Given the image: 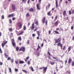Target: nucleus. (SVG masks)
Instances as JSON below:
<instances>
[{
    "label": "nucleus",
    "instance_id": "nucleus-30",
    "mask_svg": "<svg viewBox=\"0 0 74 74\" xmlns=\"http://www.w3.org/2000/svg\"><path fill=\"white\" fill-rule=\"evenodd\" d=\"M35 24H36V25H38V23L37 21H36L35 22Z\"/></svg>",
    "mask_w": 74,
    "mask_h": 74
},
{
    "label": "nucleus",
    "instance_id": "nucleus-21",
    "mask_svg": "<svg viewBox=\"0 0 74 74\" xmlns=\"http://www.w3.org/2000/svg\"><path fill=\"white\" fill-rule=\"evenodd\" d=\"M51 11H49L48 12H47V15L49 16H50V15H51Z\"/></svg>",
    "mask_w": 74,
    "mask_h": 74
},
{
    "label": "nucleus",
    "instance_id": "nucleus-23",
    "mask_svg": "<svg viewBox=\"0 0 74 74\" xmlns=\"http://www.w3.org/2000/svg\"><path fill=\"white\" fill-rule=\"evenodd\" d=\"M21 37L20 36L19 37H18V40H20V41H21Z\"/></svg>",
    "mask_w": 74,
    "mask_h": 74
},
{
    "label": "nucleus",
    "instance_id": "nucleus-54",
    "mask_svg": "<svg viewBox=\"0 0 74 74\" xmlns=\"http://www.w3.org/2000/svg\"><path fill=\"white\" fill-rule=\"evenodd\" d=\"M37 56H40V53H37Z\"/></svg>",
    "mask_w": 74,
    "mask_h": 74
},
{
    "label": "nucleus",
    "instance_id": "nucleus-27",
    "mask_svg": "<svg viewBox=\"0 0 74 74\" xmlns=\"http://www.w3.org/2000/svg\"><path fill=\"white\" fill-rule=\"evenodd\" d=\"M54 32H55V33H56V34H59V32L58 31H54Z\"/></svg>",
    "mask_w": 74,
    "mask_h": 74
},
{
    "label": "nucleus",
    "instance_id": "nucleus-35",
    "mask_svg": "<svg viewBox=\"0 0 74 74\" xmlns=\"http://www.w3.org/2000/svg\"><path fill=\"white\" fill-rule=\"evenodd\" d=\"M55 21H56V19H58V16H56L55 18Z\"/></svg>",
    "mask_w": 74,
    "mask_h": 74
},
{
    "label": "nucleus",
    "instance_id": "nucleus-25",
    "mask_svg": "<svg viewBox=\"0 0 74 74\" xmlns=\"http://www.w3.org/2000/svg\"><path fill=\"white\" fill-rule=\"evenodd\" d=\"M26 29V27L25 26H24L23 27V30H25Z\"/></svg>",
    "mask_w": 74,
    "mask_h": 74
},
{
    "label": "nucleus",
    "instance_id": "nucleus-4",
    "mask_svg": "<svg viewBox=\"0 0 74 74\" xmlns=\"http://www.w3.org/2000/svg\"><path fill=\"white\" fill-rule=\"evenodd\" d=\"M17 26L19 27L20 29H21L22 27V24H21V22H19L18 23Z\"/></svg>",
    "mask_w": 74,
    "mask_h": 74
},
{
    "label": "nucleus",
    "instance_id": "nucleus-17",
    "mask_svg": "<svg viewBox=\"0 0 74 74\" xmlns=\"http://www.w3.org/2000/svg\"><path fill=\"white\" fill-rule=\"evenodd\" d=\"M50 64L51 65H53V64H55V62H52V61H51Z\"/></svg>",
    "mask_w": 74,
    "mask_h": 74
},
{
    "label": "nucleus",
    "instance_id": "nucleus-13",
    "mask_svg": "<svg viewBox=\"0 0 74 74\" xmlns=\"http://www.w3.org/2000/svg\"><path fill=\"white\" fill-rule=\"evenodd\" d=\"M56 7H59V5H58V1L57 0H56Z\"/></svg>",
    "mask_w": 74,
    "mask_h": 74
},
{
    "label": "nucleus",
    "instance_id": "nucleus-29",
    "mask_svg": "<svg viewBox=\"0 0 74 74\" xmlns=\"http://www.w3.org/2000/svg\"><path fill=\"white\" fill-rule=\"evenodd\" d=\"M5 55L6 58H7L8 57V55H7L5 53Z\"/></svg>",
    "mask_w": 74,
    "mask_h": 74
},
{
    "label": "nucleus",
    "instance_id": "nucleus-5",
    "mask_svg": "<svg viewBox=\"0 0 74 74\" xmlns=\"http://www.w3.org/2000/svg\"><path fill=\"white\" fill-rule=\"evenodd\" d=\"M54 40L56 41V43H58V42H60V39L59 38H58V40L56 39H55Z\"/></svg>",
    "mask_w": 74,
    "mask_h": 74
},
{
    "label": "nucleus",
    "instance_id": "nucleus-26",
    "mask_svg": "<svg viewBox=\"0 0 74 74\" xmlns=\"http://www.w3.org/2000/svg\"><path fill=\"white\" fill-rule=\"evenodd\" d=\"M65 21H66L67 20H69V17H66V18H65Z\"/></svg>",
    "mask_w": 74,
    "mask_h": 74
},
{
    "label": "nucleus",
    "instance_id": "nucleus-18",
    "mask_svg": "<svg viewBox=\"0 0 74 74\" xmlns=\"http://www.w3.org/2000/svg\"><path fill=\"white\" fill-rule=\"evenodd\" d=\"M68 49V52H69L71 50V46H70L69 47Z\"/></svg>",
    "mask_w": 74,
    "mask_h": 74
},
{
    "label": "nucleus",
    "instance_id": "nucleus-10",
    "mask_svg": "<svg viewBox=\"0 0 74 74\" xmlns=\"http://www.w3.org/2000/svg\"><path fill=\"white\" fill-rule=\"evenodd\" d=\"M45 17H44L43 19L42 20V22L43 24L45 23Z\"/></svg>",
    "mask_w": 74,
    "mask_h": 74
},
{
    "label": "nucleus",
    "instance_id": "nucleus-7",
    "mask_svg": "<svg viewBox=\"0 0 74 74\" xmlns=\"http://www.w3.org/2000/svg\"><path fill=\"white\" fill-rule=\"evenodd\" d=\"M25 48L22 47L20 49V51H22L23 52H25Z\"/></svg>",
    "mask_w": 74,
    "mask_h": 74
},
{
    "label": "nucleus",
    "instance_id": "nucleus-8",
    "mask_svg": "<svg viewBox=\"0 0 74 74\" xmlns=\"http://www.w3.org/2000/svg\"><path fill=\"white\" fill-rule=\"evenodd\" d=\"M12 8L13 10L14 11V10H15V9H16V7H15V5H14V4H12Z\"/></svg>",
    "mask_w": 74,
    "mask_h": 74
},
{
    "label": "nucleus",
    "instance_id": "nucleus-14",
    "mask_svg": "<svg viewBox=\"0 0 74 74\" xmlns=\"http://www.w3.org/2000/svg\"><path fill=\"white\" fill-rule=\"evenodd\" d=\"M58 25V21H57L56 23H55V26H57Z\"/></svg>",
    "mask_w": 74,
    "mask_h": 74
},
{
    "label": "nucleus",
    "instance_id": "nucleus-31",
    "mask_svg": "<svg viewBox=\"0 0 74 74\" xmlns=\"http://www.w3.org/2000/svg\"><path fill=\"white\" fill-rule=\"evenodd\" d=\"M9 30L10 32H12V28H10Z\"/></svg>",
    "mask_w": 74,
    "mask_h": 74
},
{
    "label": "nucleus",
    "instance_id": "nucleus-49",
    "mask_svg": "<svg viewBox=\"0 0 74 74\" xmlns=\"http://www.w3.org/2000/svg\"><path fill=\"white\" fill-rule=\"evenodd\" d=\"M11 62L12 63H13L14 62V60L13 59H12L11 60Z\"/></svg>",
    "mask_w": 74,
    "mask_h": 74
},
{
    "label": "nucleus",
    "instance_id": "nucleus-56",
    "mask_svg": "<svg viewBox=\"0 0 74 74\" xmlns=\"http://www.w3.org/2000/svg\"><path fill=\"white\" fill-rule=\"evenodd\" d=\"M29 57L28 56L26 58V59H27H27H29Z\"/></svg>",
    "mask_w": 74,
    "mask_h": 74
},
{
    "label": "nucleus",
    "instance_id": "nucleus-15",
    "mask_svg": "<svg viewBox=\"0 0 74 74\" xmlns=\"http://www.w3.org/2000/svg\"><path fill=\"white\" fill-rule=\"evenodd\" d=\"M11 16L12 17H13L14 16V15H13V14H12L11 15H9V16H8V18L10 17H11Z\"/></svg>",
    "mask_w": 74,
    "mask_h": 74
},
{
    "label": "nucleus",
    "instance_id": "nucleus-59",
    "mask_svg": "<svg viewBox=\"0 0 74 74\" xmlns=\"http://www.w3.org/2000/svg\"><path fill=\"white\" fill-rule=\"evenodd\" d=\"M56 60H55V61H57V62H58V59L56 58Z\"/></svg>",
    "mask_w": 74,
    "mask_h": 74
},
{
    "label": "nucleus",
    "instance_id": "nucleus-44",
    "mask_svg": "<svg viewBox=\"0 0 74 74\" xmlns=\"http://www.w3.org/2000/svg\"><path fill=\"white\" fill-rule=\"evenodd\" d=\"M16 18H15V17H13L12 18V19L13 21H14V20H15Z\"/></svg>",
    "mask_w": 74,
    "mask_h": 74
},
{
    "label": "nucleus",
    "instance_id": "nucleus-53",
    "mask_svg": "<svg viewBox=\"0 0 74 74\" xmlns=\"http://www.w3.org/2000/svg\"><path fill=\"white\" fill-rule=\"evenodd\" d=\"M48 55H49V56L51 55V54L50 53L49 51H48Z\"/></svg>",
    "mask_w": 74,
    "mask_h": 74
},
{
    "label": "nucleus",
    "instance_id": "nucleus-36",
    "mask_svg": "<svg viewBox=\"0 0 74 74\" xmlns=\"http://www.w3.org/2000/svg\"><path fill=\"white\" fill-rule=\"evenodd\" d=\"M9 71H10V73H11V68H9Z\"/></svg>",
    "mask_w": 74,
    "mask_h": 74
},
{
    "label": "nucleus",
    "instance_id": "nucleus-50",
    "mask_svg": "<svg viewBox=\"0 0 74 74\" xmlns=\"http://www.w3.org/2000/svg\"><path fill=\"white\" fill-rule=\"evenodd\" d=\"M67 60H65V64L66 65V63H67Z\"/></svg>",
    "mask_w": 74,
    "mask_h": 74
},
{
    "label": "nucleus",
    "instance_id": "nucleus-43",
    "mask_svg": "<svg viewBox=\"0 0 74 74\" xmlns=\"http://www.w3.org/2000/svg\"><path fill=\"white\" fill-rule=\"evenodd\" d=\"M0 52L1 53H3V52L1 50V48H0Z\"/></svg>",
    "mask_w": 74,
    "mask_h": 74
},
{
    "label": "nucleus",
    "instance_id": "nucleus-22",
    "mask_svg": "<svg viewBox=\"0 0 74 74\" xmlns=\"http://www.w3.org/2000/svg\"><path fill=\"white\" fill-rule=\"evenodd\" d=\"M19 63L20 64H22L24 63V62L23 61H20Z\"/></svg>",
    "mask_w": 74,
    "mask_h": 74
},
{
    "label": "nucleus",
    "instance_id": "nucleus-19",
    "mask_svg": "<svg viewBox=\"0 0 74 74\" xmlns=\"http://www.w3.org/2000/svg\"><path fill=\"white\" fill-rule=\"evenodd\" d=\"M29 11H32V12H33L34 11V9L33 8H31V9H29Z\"/></svg>",
    "mask_w": 74,
    "mask_h": 74
},
{
    "label": "nucleus",
    "instance_id": "nucleus-52",
    "mask_svg": "<svg viewBox=\"0 0 74 74\" xmlns=\"http://www.w3.org/2000/svg\"><path fill=\"white\" fill-rule=\"evenodd\" d=\"M0 65H1V66L2 65H3V62H1L0 63Z\"/></svg>",
    "mask_w": 74,
    "mask_h": 74
},
{
    "label": "nucleus",
    "instance_id": "nucleus-57",
    "mask_svg": "<svg viewBox=\"0 0 74 74\" xmlns=\"http://www.w3.org/2000/svg\"><path fill=\"white\" fill-rule=\"evenodd\" d=\"M67 73H68L69 74H70V72L69 71H67Z\"/></svg>",
    "mask_w": 74,
    "mask_h": 74
},
{
    "label": "nucleus",
    "instance_id": "nucleus-16",
    "mask_svg": "<svg viewBox=\"0 0 74 74\" xmlns=\"http://www.w3.org/2000/svg\"><path fill=\"white\" fill-rule=\"evenodd\" d=\"M36 33H37V34L39 37H40V31H37L36 32Z\"/></svg>",
    "mask_w": 74,
    "mask_h": 74
},
{
    "label": "nucleus",
    "instance_id": "nucleus-47",
    "mask_svg": "<svg viewBox=\"0 0 74 74\" xmlns=\"http://www.w3.org/2000/svg\"><path fill=\"white\" fill-rule=\"evenodd\" d=\"M32 35L33 37H34V36H36V34H33Z\"/></svg>",
    "mask_w": 74,
    "mask_h": 74
},
{
    "label": "nucleus",
    "instance_id": "nucleus-3",
    "mask_svg": "<svg viewBox=\"0 0 74 74\" xmlns=\"http://www.w3.org/2000/svg\"><path fill=\"white\" fill-rule=\"evenodd\" d=\"M42 68H43V73L44 74V73H45V72H46L47 71V69L48 68V67L47 66L46 67H43Z\"/></svg>",
    "mask_w": 74,
    "mask_h": 74
},
{
    "label": "nucleus",
    "instance_id": "nucleus-40",
    "mask_svg": "<svg viewBox=\"0 0 74 74\" xmlns=\"http://www.w3.org/2000/svg\"><path fill=\"white\" fill-rule=\"evenodd\" d=\"M71 11H69V14L71 15Z\"/></svg>",
    "mask_w": 74,
    "mask_h": 74
},
{
    "label": "nucleus",
    "instance_id": "nucleus-11",
    "mask_svg": "<svg viewBox=\"0 0 74 74\" xmlns=\"http://www.w3.org/2000/svg\"><path fill=\"white\" fill-rule=\"evenodd\" d=\"M71 61H72V60H71V59L70 58H69V60L68 63H69V64H70Z\"/></svg>",
    "mask_w": 74,
    "mask_h": 74
},
{
    "label": "nucleus",
    "instance_id": "nucleus-37",
    "mask_svg": "<svg viewBox=\"0 0 74 74\" xmlns=\"http://www.w3.org/2000/svg\"><path fill=\"white\" fill-rule=\"evenodd\" d=\"M72 66H74V61H73V62H72Z\"/></svg>",
    "mask_w": 74,
    "mask_h": 74
},
{
    "label": "nucleus",
    "instance_id": "nucleus-62",
    "mask_svg": "<svg viewBox=\"0 0 74 74\" xmlns=\"http://www.w3.org/2000/svg\"><path fill=\"white\" fill-rule=\"evenodd\" d=\"M53 59H56V58L54 57H53Z\"/></svg>",
    "mask_w": 74,
    "mask_h": 74
},
{
    "label": "nucleus",
    "instance_id": "nucleus-51",
    "mask_svg": "<svg viewBox=\"0 0 74 74\" xmlns=\"http://www.w3.org/2000/svg\"><path fill=\"white\" fill-rule=\"evenodd\" d=\"M18 62L17 61H15V63H16V64H18Z\"/></svg>",
    "mask_w": 74,
    "mask_h": 74
},
{
    "label": "nucleus",
    "instance_id": "nucleus-33",
    "mask_svg": "<svg viewBox=\"0 0 74 74\" xmlns=\"http://www.w3.org/2000/svg\"><path fill=\"white\" fill-rule=\"evenodd\" d=\"M23 71V72H24L25 73H27V71L25 70H22Z\"/></svg>",
    "mask_w": 74,
    "mask_h": 74
},
{
    "label": "nucleus",
    "instance_id": "nucleus-28",
    "mask_svg": "<svg viewBox=\"0 0 74 74\" xmlns=\"http://www.w3.org/2000/svg\"><path fill=\"white\" fill-rule=\"evenodd\" d=\"M29 13H27L26 14V16H27V17H28V16H29Z\"/></svg>",
    "mask_w": 74,
    "mask_h": 74
},
{
    "label": "nucleus",
    "instance_id": "nucleus-32",
    "mask_svg": "<svg viewBox=\"0 0 74 74\" xmlns=\"http://www.w3.org/2000/svg\"><path fill=\"white\" fill-rule=\"evenodd\" d=\"M11 57H8V60H11Z\"/></svg>",
    "mask_w": 74,
    "mask_h": 74
},
{
    "label": "nucleus",
    "instance_id": "nucleus-12",
    "mask_svg": "<svg viewBox=\"0 0 74 74\" xmlns=\"http://www.w3.org/2000/svg\"><path fill=\"white\" fill-rule=\"evenodd\" d=\"M39 4H37L36 7H37V9L38 10H40V8L38 7H39Z\"/></svg>",
    "mask_w": 74,
    "mask_h": 74
},
{
    "label": "nucleus",
    "instance_id": "nucleus-41",
    "mask_svg": "<svg viewBox=\"0 0 74 74\" xmlns=\"http://www.w3.org/2000/svg\"><path fill=\"white\" fill-rule=\"evenodd\" d=\"M18 49H19V47H17L16 48V50L17 51H18Z\"/></svg>",
    "mask_w": 74,
    "mask_h": 74
},
{
    "label": "nucleus",
    "instance_id": "nucleus-48",
    "mask_svg": "<svg viewBox=\"0 0 74 74\" xmlns=\"http://www.w3.org/2000/svg\"><path fill=\"white\" fill-rule=\"evenodd\" d=\"M50 6H51V5L50 4H49V3H48V7H50Z\"/></svg>",
    "mask_w": 74,
    "mask_h": 74
},
{
    "label": "nucleus",
    "instance_id": "nucleus-6",
    "mask_svg": "<svg viewBox=\"0 0 74 74\" xmlns=\"http://www.w3.org/2000/svg\"><path fill=\"white\" fill-rule=\"evenodd\" d=\"M7 41H6L5 43H4V41H3V42L2 43V47H4V45L7 44Z\"/></svg>",
    "mask_w": 74,
    "mask_h": 74
},
{
    "label": "nucleus",
    "instance_id": "nucleus-39",
    "mask_svg": "<svg viewBox=\"0 0 74 74\" xmlns=\"http://www.w3.org/2000/svg\"><path fill=\"white\" fill-rule=\"evenodd\" d=\"M15 70L16 72L18 71V69H15Z\"/></svg>",
    "mask_w": 74,
    "mask_h": 74
},
{
    "label": "nucleus",
    "instance_id": "nucleus-34",
    "mask_svg": "<svg viewBox=\"0 0 74 74\" xmlns=\"http://www.w3.org/2000/svg\"><path fill=\"white\" fill-rule=\"evenodd\" d=\"M23 1V2H24V3H25L26 1V0H22Z\"/></svg>",
    "mask_w": 74,
    "mask_h": 74
},
{
    "label": "nucleus",
    "instance_id": "nucleus-55",
    "mask_svg": "<svg viewBox=\"0 0 74 74\" xmlns=\"http://www.w3.org/2000/svg\"><path fill=\"white\" fill-rule=\"evenodd\" d=\"M74 27H73V26H72L71 27V30H73V29Z\"/></svg>",
    "mask_w": 74,
    "mask_h": 74
},
{
    "label": "nucleus",
    "instance_id": "nucleus-1",
    "mask_svg": "<svg viewBox=\"0 0 74 74\" xmlns=\"http://www.w3.org/2000/svg\"><path fill=\"white\" fill-rule=\"evenodd\" d=\"M34 23H33V24H32V26L30 27V28L32 30H34L35 27V26H34Z\"/></svg>",
    "mask_w": 74,
    "mask_h": 74
},
{
    "label": "nucleus",
    "instance_id": "nucleus-9",
    "mask_svg": "<svg viewBox=\"0 0 74 74\" xmlns=\"http://www.w3.org/2000/svg\"><path fill=\"white\" fill-rule=\"evenodd\" d=\"M58 46H60L61 48V49H62V47L63 46L61 44H60V42H59L58 44L57 45Z\"/></svg>",
    "mask_w": 74,
    "mask_h": 74
},
{
    "label": "nucleus",
    "instance_id": "nucleus-42",
    "mask_svg": "<svg viewBox=\"0 0 74 74\" xmlns=\"http://www.w3.org/2000/svg\"><path fill=\"white\" fill-rule=\"evenodd\" d=\"M2 18L3 19H4V15H2Z\"/></svg>",
    "mask_w": 74,
    "mask_h": 74
},
{
    "label": "nucleus",
    "instance_id": "nucleus-38",
    "mask_svg": "<svg viewBox=\"0 0 74 74\" xmlns=\"http://www.w3.org/2000/svg\"><path fill=\"white\" fill-rule=\"evenodd\" d=\"M31 70L32 71H34V70H33V67L32 66L31 67Z\"/></svg>",
    "mask_w": 74,
    "mask_h": 74
},
{
    "label": "nucleus",
    "instance_id": "nucleus-46",
    "mask_svg": "<svg viewBox=\"0 0 74 74\" xmlns=\"http://www.w3.org/2000/svg\"><path fill=\"white\" fill-rule=\"evenodd\" d=\"M9 22L10 23H12V21H11V19L9 20Z\"/></svg>",
    "mask_w": 74,
    "mask_h": 74
},
{
    "label": "nucleus",
    "instance_id": "nucleus-64",
    "mask_svg": "<svg viewBox=\"0 0 74 74\" xmlns=\"http://www.w3.org/2000/svg\"><path fill=\"white\" fill-rule=\"evenodd\" d=\"M59 28H57L56 29V30H59Z\"/></svg>",
    "mask_w": 74,
    "mask_h": 74
},
{
    "label": "nucleus",
    "instance_id": "nucleus-63",
    "mask_svg": "<svg viewBox=\"0 0 74 74\" xmlns=\"http://www.w3.org/2000/svg\"><path fill=\"white\" fill-rule=\"evenodd\" d=\"M37 30V28H36L34 30V32H36Z\"/></svg>",
    "mask_w": 74,
    "mask_h": 74
},
{
    "label": "nucleus",
    "instance_id": "nucleus-58",
    "mask_svg": "<svg viewBox=\"0 0 74 74\" xmlns=\"http://www.w3.org/2000/svg\"><path fill=\"white\" fill-rule=\"evenodd\" d=\"M39 69H40V70H42V67H40L39 68Z\"/></svg>",
    "mask_w": 74,
    "mask_h": 74
},
{
    "label": "nucleus",
    "instance_id": "nucleus-2",
    "mask_svg": "<svg viewBox=\"0 0 74 74\" xmlns=\"http://www.w3.org/2000/svg\"><path fill=\"white\" fill-rule=\"evenodd\" d=\"M12 42L13 47H15V45H16L15 44V40H14V39H12Z\"/></svg>",
    "mask_w": 74,
    "mask_h": 74
},
{
    "label": "nucleus",
    "instance_id": "nucleus-45",
    "mask_svg": "<svg viewBox=\"0 0 74 74\" xmlns=\"http://www.w3.org/2000/svg\"><path fill=\"white\" fill-rule=\"evenodd\" d=\"M48 23V20H46V25H47V23Z\"/></svg>",
    "mask_w": 74,
    "mask_h": 74
},
{
    "label": "nucleus",
    "instance_id": "nucleus-60",
    "mask_svg": "<svg viewBox=\"0 0 74 74\" xmlns=\"http://www.w3.org/2000/svg\"><path fill=\"white\" fill-rule=\"evenodd\" d=\"M49 34H51V31L49 30Z\"/></svg>",
    "mask_w": 74,
    "mask_h": 74
},
{
    "label": "nucleus",
    "instance_id": "nucleus-20",
    "mask_svg": "<svg viewBox=\"0 0 74 74\" xmlns=\"http://www.w3.org/2000/svg\"><path fill=\"white\" fill-rule=\"evenodd\" d=\"M66 11L64 10L63 12V15H66Z\"/></svg>",
    "mask_w": 74,
    "mask_h": 74
},
{
    "label": "nucleus",
    "instance_id": "nucleus-24",
    "mask_svg": "<svg viewBox=\"0 0 74 74\" xmlns=\"http://www.w3.org/2000/svg\"><path fill=\"white\" fill-rule=\"evenodd\" d=\"M23 33V31H22L21 33H19L18 34H19V35H21V34H22Z\"/></svg>",
    "mask_w": 74,
    "mask_h": 74
},
{
    "label": "nucleus",
    "instance_id": "nucleus-61",
    "mask_svg": "<svg viewBox=\"0 0 74 74\" xmlns=\"http://www.w3.org/2000/svg\"><path fill=\"white\" fill-rule=\"evenodd\" d=\"M28 64H29V65L30 64V61H29L28 62Z\"/></svg>",
    "mask_w": 74,
    "mask_h": 74
}]
</instances>
